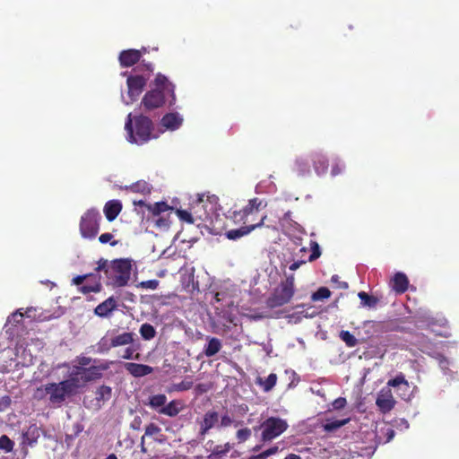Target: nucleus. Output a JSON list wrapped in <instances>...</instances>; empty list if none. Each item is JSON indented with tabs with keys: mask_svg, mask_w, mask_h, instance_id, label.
Segmentation results:
<instances>
[{
	"mask_svg": "<svg viewBox=\"0 0 459 459\" xmlns=\"http://www.w3.org/2000/svg\"><path fill=\"white\" fill-rule=\"evenodd\" d=\"M81 387L80 378L76 377L75 374L70 373L67 379L58 383H48L37 388L36 395L40 399L48 395L50 403L61 405L66 398L75 395Z\"/></svg>",
	"mask_w": 459,
	"mask_h": 459,
	"instance_id": "nucleus-1",
	"label": "nucleus"
},
{
	"mask_svg": "<svg viewBox=\"0 0 459 459\" xmlns=\"http://www.w3.org/2000/svg\"><path fill=\"white\" fill-rule=\"evenodd\" d=\"M132 271L131 260L126 258L108 261L100 258L97 262L95 272H103L106 277V284L114 288L125 287L128 284Z\"/></svg>",
	"mask_w": 459,
	"mask_h": 459,
	"instance_id": "nucleus-2",
	"label": "nucleus"
},
{
	"mask_svg": "<svg viewBox=\"0 0 459 459\" xmlns=\"http://www.w3.org/2000/svg\"><path fill=\"white\" fill-rule=\"evenodd\" d=\"M155 88L148 91L141 104L146 110H152L162 107L168 100L169 106L171 107L176 102L175 85L170 82L162 74H157L154 79Z\"/></svg>",
	"mask_w": 459,
	"mask_h": 459,
	"instance_id": "nucleus-3",
	"label": "nucleus"
},
{
	"mask_svg": "<svg viewBox=\"0 0 459 459\" xmlns=\"http://www.w3.org/2000/svg\"><path fill=\"white\" fill-rule=\"evenodd\" d=\"M134 120V127L132 114H129L125 124L128 142L142 145L156 137L152 135L153 123L148 117L140 115L135 117Z\"/></svg>",
	"mask_w": 459,
	"mask_h": 459,
	"instance_id": "nucleus-4",
	"label": "nucleus"
},
{
	"mask_svg": "<svg viewBox=\"0 0 459 459\" xmlns=\"http://www.w3.org/2000/svg\"><path fill=\"white\" fill-rule=\"evenodd\" d=\"M289 427L288 422L276 416H271L264 420L258 426L253 428V430L260 434V440L264 443L271 442L284 433Z\"/></svg>",
	"mask_w": 459,
	"mask_h": 459,
	"instance_id": "nucleus-5",
	"label": "nucleus"
},
{
	"mask_svg": "<svg viewBox=\"0 0 459 459\" xmlns=\"http://www.w3.org/2000/svg\"><path fill=\"white\" fill-rule=\"evenodd\" d=\"M294 274L286 275L280 284L274 289L273 292L266 300V305L270 308L281 307L290 301L294 295Z\"/></svg>",
	"mask_w": 459,
	"mask_h": 459,
	"instance_id": "nucleus-6",
	"label": "nucleus"
},
{
	"mask_svg": "<svg viewBox=\"0 0 459 459\" xmlns=\"http://www.w3.org/2000/svg\"><path fill=\"white\" fill-rule=\"evenodd\" d=\"M266 204L263 200L255 197L248 201V204L242 209L233 211L230 218L235 223L250 225L258 222L256 220L257 215L262 208L265 207Z\"/></svg>",
	"mask_w": 459,
	"mask_h": 459,
	"instance_id": "nucleus-7",
	"label": "nucleus"
},
{
	"mask_svg": "<svg viewBox=\"0 0 459 459\" xmlns=\"http://www.w3.org/2000/svg\"><path fill=\"white\" fill-rule=\"evenodd\" d=\"M147 71L148 74H136V75H129L126 79V84L128 88V96L131 101L135 100L140 94L143 92L147 81L149 79V75L153 72V65L152 64H142L134 68V71Z\"/></svg>",
	"mask_w": 459,
	"mask_h": 459,
	"instance_id": "nucleus-8",
	"label": "nucleus"
},
{
	"mask_svg": "<svg viewBox=\"0 0 459 459\" xmlns=\"http://www.w3.org/2000/svg\"><path fill=\"white\" fill-rule=\"evenodd\" d=\"M101 215L98 210L91 208L87 210L81 217L80 232L85 238H94L100 230Z\"/></svg>",
	"mask_w": 459,
	"mask_h": 459,
	"instance_id": "nucleus-9",
	"label": "nucleus"
},
{
	"mask_svg": "<svg viewBox=\"0 0 459 459\" xmlns=\"http://www.w3.org/2000/svg\"><path fill=\"white\" fill-rule=\"evenodd\" d=\"M111 364L112 361H104L100 365L91 366L89 368L74 367L71 374H75L76 377L80 378L82 387L86 383L102 378V372L108 370Z\"/></svg>",
	"mask_w": 459,
	"mask_h": 459,
	"instance_id": "nucleus-10",
	"label": "nucleus"
},
{
	"mask_svg": "<svg viewBox=\"0 0 459 459\" xmlns=\"http://www.w3.org/2000/svg\"><path fill=\"white\" fill-rule=\"evenodd\" d=\"M100 273H91L82 275H77L73 278L72 283L79 286L78 290L82 294H89L91 292L99 293L102 290Z\"/></svg>",
	"mask_w": 459,
	"mask_h": 459,
	"instance_id": "nucleus-11",
	"label": "nucleus"
},
{
	"mask_svg": "<svg viewBox=\"0 0 459 459\" xmlns=\"http://www.w3.org/2000/svg\"><path fill=\"white\" fill-rule=\"evenodd\" d=\"M199 208H202V209L204 208V200H203L202 197H199L191 205V210L193 212H188L186 210L177 209L176 210V214L178 215V217L179 218L180 221H185V222H186L188 224H194L195 221V217L196 219L201 220V221H204L208 217V214L206 213L205 211L204 212L200 213L199 211H198Z\"/></svg>",
	"mask_w": 459,
	"mask_h": 459,
	"instance_id": "nucleus-12",
	"label": "nucleus"
},
{
	"mask_svg": "<svg viewBox=\"0 0 459 459\" xmlns=\"http://www.w3.org/2000/svg\"><path fill=\"white\" fill-rule=\"evenodd\" d=\"M395 403L396 401L393 395L391 386L386 385V386L383 387L377 394L376 405L382 413L385 414L394 408Z\"/></svg>",
	"mask_w": 459,
	"mask_h": 459,
	"instance_id": "nucleus-13",
	"label": "nucleus"
},
{
	"mask_svg": "<svg viewBox=\"0 0 459 459\" xmlns=\"http://www.w3.org/2000/svg\"><path fill=\"white\" fill-rule=\"evenodd\" d=\"M219 421V413L214 410L207 411L203 420L199 422V436L204 437L205 435L216 425Z\"/></svg>",
	"mask_w": 459,
	"mask_h": 459,
	"instance_id": "nucleus-14",
	"label": "nucleus"
},
{
	"mask_svg": "<svg viewBox=\"0 0 459 459\" xmlns=\"http://www.w3.org/2000/svg\"><path fill=\"white\" fill-rule=\"evenodd\" d=\"M266 219V215H263L258 220V222L253 223L250 225H244L240 227L239 229L230 230L226 232V237L229 239L236 240L238 238H240L248 233H250L252 230H255L256 228H260L264 225V220Z\"/></svg>",
	"mask_w": 459,
	"mask_h": 459,
	"instance_id": "nucleus-15",
	"label": "nucleus"
},
{
	"mask_svg": "<svg viewBox=\"0 0 459 459\" xmlns=\"http://www.w3.org/2000/svg\"><path fill=\"white\" fill-rule=\"evenodd\" d=\"M387 385L397 388L401 392L400 396L402 399L408 400L410 398V385L403 373H399L393 379H389Z\"/></svg>",
	"mask_w": 459,
	"mask_h": 459,
	"instance_id": "nucleus-16",
	"label": "nucleus"
},
{
	"mask_svg": "<svg viewBox=\"0 0 459 459\" xmlns=\"http://www.w3.org/2000/svg\"><path fill=\"white\" fill-rule=\"evenodd\" d=\"M142 57V51L137 49H126L120 52L118 56L122 67H131L137 64Z\"/></svg>",
	"mask_w": 459,
	"mask_h": 459,
	"instance_id": "nucleus-17",
	"label": "nucleus"
},
{
	"mask_svg": "<svg viewBox=\"0 0 459 459\" xmlns=\"http://www.w3.org/2000/svg\"><path fill=\"white\" fill-rule=\"evenodd\" d=\"M391 288L396 294H403L409 288V279L403 273H396L391 280Z\"/></svg>",
	"mask_w": 459,
	"mask_h": 459,
	"instance_id": "nucleus-18",
	"label": "nucleus"
},
{
	"mask_svg": "<svg viewBox=\"0 0 459 459\" xmlns=\"http://www.w3.org/2000/svg\"><path fill=\"white\" fill-rule=\"evenodd\" d=\"M117 307V303L116 299L109 297L95 307L94 314L100 317H107L116 310Z\"/></svg>",
	"mask_w": 459,
	"mask_h": 459,
	"instance_id": "nucleus-19",
	"label": "nucleus"
},
{
	"mask_svg": "<svg viewBox=\"0 0 459 459\" xmlns=\"http://www.w3.org/2000/svg\"><path fill=\"white\" fill-rule=\"evenodd\" d=\"M126 371L134 377H142L153 372V368L149 365L127 362L125 364Z\"/></svg>",
	"mask_w": 459,
	"mask_h": 459,
	"instance_id": "nucleus-20",
	"label": "nucleus"
},
{
	"mask_svg": "<svg viewBox=\"0 0 459 459\" xmlns=\"http://www.w3.org/2000/svg\"><path fill=\"white\" fill-rule=\"evenodd\" d=\"M122 203L119 200L108 201L103 208L106 219L113 221L122 211Z\"/></svg>",
	"mask_w": 459,
	"mask_h": 459,
	"instance_id": "nucleus-21",
	"label": "nucleus"
},
{
	"mask_svg": "<svg viewBox=\"0 0 459 459\" xmlns=\"http://www.w3.org/2000/svg\"><path fill=\"white\" fill-rule=\"evenodd\" d=\"M183 122V118L178 113H168L161 118V125L166 129L174 131L178 129Z\"/></svg>",
	"mask_w": 459,
	"mask_h": 459,
	"instance_id": "nucleus-22",
	"label": "nucleus"
},
{
	"mask_svg": "<svg viewBox=\"0 0 459 459\" xmlns=\"http://www.w3.org/2000/svg\"><path fill=\"white\" fill-rule=\"evenodd\" d=\"M112 396V388L108 385H102L95 391L96 407L100 409L106 402L110 400Z\"/></svg>",
	"mask_w": 459,
	"mask_h": 459,
	"instance_id": "nucleus-23",
	"label": "nucleus"
},
{
	"mask_svg": "<svg viewBox=\"0 0 459 459\" xmlns=\"http://www.w3.org/2000/svg\"><path fill=\"white\" fill-rule=\"evenodd\" d=\"M183 409L182 403L179 400H172L163 408L159 409V413L169 417L177 416Z\"/></svg>",
	"mask_w": 459,
	"mask_h": 459,
	"instance_id": "nucleus-24",
	"label": "nucleus"
},
{
	"mask_svg": "<svg viewBox=\"0 0 459 459\" xmlns=\"http://www.w3.org/2000/svg\"><path fill=\"white\" fill-rule=\"evenodd\" d=\"M208 343L204 348V354L210 358L216 355L221 349V341L216 337H207Z\"/></svg>",
	"mask_w": 459,
	"mask_h": 459,
	"instance_id": "nucleus-25",
	"label": "nucleus"
},
{
	"mask_svg": "<svg viewBox=\"0 0 459 459\" xmlns=\"http://www.w3.org/2000/svg\"><path fill=\"white\" fill-rule=\"evenodd\" d=\"M134 341V333H123L111 338V345L116 347L132 344Z\"/></svg>",
	"mask_w": 459,
	"mask_h": 459,
	"instance_id": "nucleus-26",
	"label": "nucleus"
},
{
	"mask_svg": "<svg viewBox=\"0 0 459 459\" xmlns=\"http://www.w3.org/2000/svg\"><path fill=\"white\" fill-rule=\"evenodd\" d=\"M146 208L152 213L153 218L159 217L162 212L173 209L166 202H157L153 204H149V205H146Z\"/></svg>",
	"mask_w": 459,
	"mask_h": 459,
	"instance_id": "nucleus-27",
	"label": "nucleus"
},
{
	"mask_svg": "<svg viewBox=\"0 0 459 459\" xmlns=\"http://www.w3.org/2000/svg\"><path fill=\"white\" fill-rule=\"evenodd\" d=\"M167 403V396L163 394H154L149 397L147 405L156 410L159 412V409L163 408Z\"/></svg>",
	"mask_w": 459,
	"mask_h": 459,
	"instance_id": "nucleus-28",
	"label": "nucleus"
},
{
	"mask_svg": "<svg viewBox=\"0 0 459 459\" xmlns=\"http://www.w3.org/2000/svg\"><path fill=\"white\" fill-rule=\"evenodd\" d=\"M277 382V375L274 373H271L265 380H263L259 377L256 381L258 385H260L264 392L271 391Z\"/></svg>",
	"mask_w": 459,
	"mask_h": 459,
	"instance_id": "nucleus-29",
	"label": "nucleus"
},
{
	"mask_svg": "<svg viewBox=\"0 0 459 459\" xmlns=\"http://www.w3.org/2000/svg\"><path fill=\"white\" fill-rule=\"evenodd\" d=\"M358 297L361 301V305L368 307H375L378 302V298L369 295L365 291H360L358 293Z\"/></svg>",
	"mask_w": 459,
	"mask_h": 459,
	"instance_id": "nucleus-30",
	"label": "nucleus"
},
{
	"mask_svg": "<svg viewBox=\"0 0 459 459\" xmlns=\"http://www.w3.org/2000/svg\"><path fill=\"white\" fill-rule=\"evenodd\" d=\"M140 334L144 340H152L156 335L155 328L149 323H144L140 327Z\"/></svg>",
	"mask_w": 459,
	"mask_h": 459,
	"instance_id": "nucleus-31",
	"label": "nucleus"
},
{
	"mask_svg": "<svg viewBox=\"0 0 459 459\" xmlns=\"http://www.w3.org/2000/svg\"><path fill=\"white\" fill-rule=\"evenodd\" d=\"M349 421H350L349 418L343 419V420H333L331 422H327V423L324 424L323 428H324L325 431H326V432H333V431L342 428V426L346 425Z\"/></svg>",
	"mask_w": 459,
	"mask_h": 459,
	"instance_id": "nucleus-32",
	"label": "nucleus"
},
{
	"mask_svg": "<svg viewBox=\"0 0 459 459\" xmlns=\"http://www.w3.org/2000/svg\"><path fill=\"white\" fill-rule=\"evenodd\" d=\"M23 437L29 445L31 446L33 443H36L39 437L38 428L36 426H30L23 434Z\"/></svg>",
	"mask_w": 459,
	"mask_h": 459,
	"instance_id": "nucleus-33",
	"label": "nucleus"
},
{
	"mask_svg": "<svg viewBox=\"0 0 459 459\" xmlns=\"http://www.w3.org/2000/svg\"><path fill=\"white\" fill-rule=\"evenodd\" d=\"M340 338L348 347H355L358 344V340L349 331L342 330L340 333Z\"/></svg>",
	"mask_w": 459,
	"mask_h": 459,
	"instance_id": "nucleus-34",
	"label": "nucleus"
},
{
	"mask_svg": "<svg viewBox=\"0 0 459 459\" xmlns=\"http://www.w3.org/2000/svg\"><path fill=\"white\" fill-rule=\"evenodd\" d=\"M131 190L135 193L149 194L151 193V186L145 181H138L130 186Z\"/></svg>",
	"mask_w": 459,
	"mask_h": 459,
	"instance_id": "nucleus-35",
	"label": "nucleus"
},
{
	"mask_svg": "<svg viewBox=\"0 0 459 459\" xmlns=\"http://www.w3.org/2000/svg\"><path fill=\"white\" fill-rule=\"evenodd\" d=\"M97 347L99 353H106L110 351V349L114 348V346L111 345V339H108L107 337H102L97 343Z\"/></svg>",
	"mask_w": 459,
	"mask_h": 459,
	"instance_id": "nucleus-36",
	"label": "nucleus"
},
{
	"mask_svg": "<svg viewBox=\"0 0 459 459\" xmlns=\"http://www.w3.org/2000/svg\"><path fill=\"white\" fill-rule=\"evenodd\" d=\"M14 443L6 435L0 437V449L6 453L11 452L13 449Z\"/></svg>",
	"mask_w": 459,
	"mask_h": 459,
	"instance_id": "nucleus-37",
	"label": "nucleus"
},
{
	"mask_svg": "<svg viewBox=\"0 0 459 459\" xmlns=\"http://www.w3.org/2000/svg\"><path fill=\"white\" fill-rule=\"evenodd\" d=\"M136 351H137V348L127 347L125 350L124 354L122 355V358L125 359H136V360H139V359H141V354L136 352Z\"/></svg>",
	"mask_w": 459,
	"mask_h": 459,
	"instance_id": "nucleus-38",
	"label": "nucleus"
},
{
	"mask_svg": "<svg viewBox=\"0 0 459 459\" xmlns=\"http://www.w3.org/2000/svg\"><path fill=\"white\" fill-rule=\"evenodd\" d=\"M252 431L248 428L240 429L236 433L238 443L246 442L251 437Z\"/></svg>",
	"mask_w": 459,
	"mask_h": 459,
	"instance_id": "nucleus-39",
	"label": "nucleus"
},
{
	"mask_svg": "<svg viewBox=\"0 0 459 459\" xmlns=\"http://www.w3.org/2000/svg\"><path fill=\"white\" fill-rule=\"evenodd\" d=\"M420 340L417 341V346L419 350L422 352H427L429 349L431 348L432 342L424 335L419 337Z\"/></svg>",
	"mask_w": 459,
	"mask_h": 459,
	"instance_id": "nucleus-40",
	"label": "nucleus"
},
{
	"mask_svg": "<svg viewBox=\"0 0 459 459\" xmlns=\"http://www.w3.org/2000/svg\"><path fill=\"white\" fill-rule=\"evenodd\" d=\"M193 381L185 379L178 384H175L173 389L177 392L187 391L192 388Z\"/></svg>",
	"mask_w": 459,
	"mask_h": 459,
	"instance_id": "nucleus-41",
	"label": "nucleus"
},
{
	"mask_svg": "<svg viewBox=\"0 0 459 459\" xmlns=\"http://www.w3.org/2000/svg\"><path fill=\"white\" fill-rule=\"evenodd\" d=\"M160 281L158 280H148L141 281L138 284V287L142 289H150V290H156L159 287Z\"/></svg>",
	"mask_w": 459,
	"mask_h": 459,
	"instance_id": "nucleus-42",
	"label": "nucleus"
},
{
	"mask_svg": "<svg viewBox=\"0 0 459 459\" xmlns=\"http://www.w3.org/2000/svg\"><path fill=\"white\" fill-rule=\"evenodd\" d=\"M160 432H161V429L158 425H156L154 423H150L145 427L144 437L145 436L152 437V436H154Z\"/></svg>",
	"mask_w": 459,
	"mask_h": 459,
	"instance_id": "nucleus-43",
	"label": "nucleus"
},
{
	"mask_svg": "<svg viewBox=\"0 0 459 459\" xmlns=\"http://www.w3.org/2000/svg\"><path fill=\"white\" fill-rule=\"evenodd\" d=\"M113 238H114V236L111 233H103L99 237V241L101 244L110 243V245L112 247H115L116 245H117V240L112 241Z\"/></svg>",
	"mask_w": 459,
	"mask_h": 459,
	"instance_id": "nucleus-44",
	"label": "nucleus"
},
{
	"mask_svg": "<svg viewBox=\"0 0 459 459\" xmlns=\"http://www.w3.org/2000/svg\"><path fill=\"white\" fill-rule=\"evenodd\" d=\"M155 225L160 229H168L170 225L169 218L159 217L154 221Z\"/></svg>",
	"mask_w": 459,
	"mask_h": 459,
	"instance_id": "nucleus-45",
	"label": "nucleus"
},
{
	"mask_svg": "<svg viewBox=\"0 0 459 459\" xmlns=\"http://www.w3.org/2000/svg\"><path fill=\"white\" fill-rule=\"evenodd\" d=\"M331 296V291L326 287H320L317 289V300L328 299Z\"/></svg>",
	"mask_w": 459,
	"mask_h": 459,
	"instance_id": "nucleus-46",
	"label": "nucleus"
},
{
	"mask_svg": "<svg viewBox=\"0 0 459 459\" xmlns=\"http://www.w3.org/2000/svg\"><path fill=\"white\" fill-rule=\"evenodd\" d=\"M233 423V419L228 413H225L221 417L220 427L227 428L231 426Z\"/></svg>",
	"mask_w": 459,
	"mask_h": 459,
	"instance_id": "nucleus-47",
	"label": "nucleus"
},
{
	"mask_svg": "<svg viewBox=\"0 0 459 459\" xmlns=\"http://www.w3.org/2000/svg\"><path fill=\"white\" fill-rule=\"evenodd\" d=\"M342 165L340 163V161L338 160H334L333 163H332V169H331V175L333 177H335L339 174L342 173Z\"/></svg>",
	"mask_w": 459,
	"mask_h": 459,
	"instance_id": "nucleus-48",
	"label": "nucleus"
},
{
	"mask_svg": "<svg viewBox=\"0 0 459 459\" xmlns=\"http://www.w3.org/2000/svg\"><path fill=\"white\" fill-rule=\"evenodd\" d=\"M331 281L334 283L338 289L346 290L349 287L348 283L346 281H341L339 276L336 274L332 276Z\"/></svg>",
	"mask_w": 459,
	"mask_h": 459,
	"instance_id": "nucleus-49",
	"label": "nucleus"
},
{
	"mask_svg": "<svg viewBox=\"0 0 459 459\" xmlns=\"http://www.w3.org/2000/svg\"><path fill=\"white\" fill-rule=\"evenodd\" d=\"M346 399L343 397L336 398L333 403V408L335 410H341L343 409L346 406Z\"/></svg>",
	"mask_w": 459,
	"mask_h": 459,
	"instance_id": "nucleus-50",
	"label": "nucleus"
},
{
	"mask_svg": "<svg viewBox=\"0 0 459 459\" xmlns=\"http://www.w3.org/2000/svg\"><path fill=\"white\" fill-rule=\"evenodd\" d=\"M12 400L9 395H4L0 398V411H5L11 405Z\"/></svg>",
	"mask_w": 459,
	"mask_h": 459,
	"instance_id": "nucleus-51",
	"label": "nucleus"
},
{
	"mask_svg": "<svg viewBox=\"0 0 459 459\" xmlns=\"http://www.w3.org/2000/svg\"><path fill=\"white\" fill-rule=\"evenodd\" d=\"M319 166H317V175L318 174H325L327 171L328 169V161L325 159H320L318 160Z\"/></svg>",
	"mask_w": 459,
	"mask_h": 459,
	"instance_id": "nucleus-52",
	"label": "nucleus"
},
{
	"mask_svg": "<svg viewBox=\"0 0 459 459\" xmlns=\"http://www.w3.org/2000/svg\"><path fill=\"white\" fill-rule=\"evenodd\" d=\"M300 259H305V255H302ZM316 259V242L310 241V250L307 261H314Z\"/></svg>",
	"mask_w": 459,
	"mask_h": 459,
	"instance_id": "nucleus-53",
	"label": "nucleus"
},
{
	"mask_svg": "<svg viewBox=\"0 0 459 459\" xmlns=\"http://www.w3.org/2000/svg\"><path fill=\"white\" fill-rule=\"evenodd\" d=\"M91 361H92V359L91 357H86V356L77 357V362L80 365L79 367L87 368L86 366L90 365Z\"/></svg>",
	"mask_w": 459,
	"mask_h": 459,
	"instance_id": "nucleus-54",
	"label": "nucleus"
},
{
	"mask_svg": "<svg viewBox=\"0 0 459 459\" xmlns=\"http://www.w3.org/2000/svg\"><path fill=\"white\" fill-rule=\"evenodd\" d=\"M278 450H279V447L277 446H273L263 451L262 453H260V455L264 459H265L268 456L276 454L278 452Z\"/></svg>",
	"mask_w": 459,
	"mask_h": 459,
	"instance_id": "nucleus-55",
	"label": "nucleus"
},
{
	"mask_svg": "<svg viewBox=\"0 0 459 459\" xmlns=\"http://www.w3.org/2000/svg\"><path fill=\"white\" fill-rule=\"evenodd\" d=\"M229 450H230V446H229V444H227L226 447L224 449H222L221 446H218L214 448V450L212 453H216L217 456L221 458V456L224 455L226 453H228Z\"/></svg>",
	"mask_w": 459,
	"mask_h": 459,
	"instance_id": "nucleus-56",
	"label": "nucleus"
},
{
	"mask_svg": "<svg viewBox=\"0 0 459 459\" xmlns=\"http://www.w3.org/2000/svg\"><path fill=\"white\" fill-rule=\"evenodd\" d=\"M307 262L306 259H300V260H298V261H295L293 262L290 265V271H295L297 270L301 264H305Z\"/></svg>",
	"mask_w": 459,
	"mask_h": 459,
	"instance_id": "nucleus-57",
	"label": "nucleus"
},
{
	"mask_svg": "<svg viewBox=\"0 0 459 459\" xmlns=\"http://www.w3.org/2000/svg\"><path fill=\"white\" fill-rule=\"evenodd\" d=\"M141 423H142V420H141V418L139 416H137L132 421L131 428L133 429H140Z\"/></svg>",
	"mask_w": 459,
	"mask_h": 459,
	"instance_id": "nucleus-58",
	"label": "nucleus"
},
{
	"mask_svg": "<svg viewBox=\"0 0 459 459\" xmlns=\"http://www.w3.org/2000/svg\"><path fill=\"white\" fill-rule=\"evenodd\" d=\"M248 411V406L245 403H242V404H239L238 406V412L240 414V415H245L247 412Z\"/></svg>",
	"mask_w": 459,
	"mask_h": 459,
	"instance_id": "nucleus-59",
	"label": "nucleus"
},
{
	"mask_svg": "<svg viewBox=\"0 0 459 459\" xmlns=\"http://www.w3.org/2000/svg\"><path fill=\"white\" fill-rule=\"evenodd\" d=\"M12 317L16 323H20L22 320L23 314L17 311L12 315Z\"/></svg>",
	"mask_w": 459,
	"mask_h": 459,
	"instance_id": "nucleus-60",
	"label": "nucleus"
},
{
	"mask_svg": "<svg viewBox=\"0 0 459 459\" xmlns=\"http://www.w3.org/2000/svg\"><path fill=\"white\" fill-rule=\"evenodd\" d=\"M140 446H141V452H143V453L147 452V448L145 447V444H144V436H143L141 438Z\"/></svg>",
	"mask_w": 459,
	"mask_h": 459,
	"instance_id": "nucleus-61",
	"label": "nucleus"
},
{
	"mask_svg": "<svg viewBox=\"0 0 459 459\" xmlns=\"http://www.w3.org/2000/svg\"><path fill=\"white\" fill-rule=\"evenodd\" d=\"M284 459H302V458L298 455L290 454Z\"/></svg>",
	"mask_w": 459,
	"mask_h": 459,
	"instance_id": "nucleus-62",
	"label": "nucleus"
},
{
	"mask_svg": "<svg viewBox=\"0 0 459 459\" xmlns=\"http://www.w3.org/2000/svg\"><path fill=\"white\" fill-rule=\"evenodd\" d=\"M208 459H221V458H220L219 456H217V454H216V453H212V454L208 456Z\"/></svg>",
	"mask_w": 459,
	"mask_h": 459,
	"instance_id": "nucleus-63",
	"label": "nucleus"
},
{
	"mask_svg": "<svg viewBox=\"0 0 459 459\" xmlns=\"http://www.w3.org/2000/svg\"><path fill=\"white\" fill-rule=\"evenodd\" d=\"M248 459H264V458H263V457L261 456V455L259 454V455H257L251 456V457H249Z\"/></svg>",
	"mask_w": 459,
	"mask_h": 459,
	"instance_id": "nucleus-64",
	"label": "nucleus"
}]
</instances>
